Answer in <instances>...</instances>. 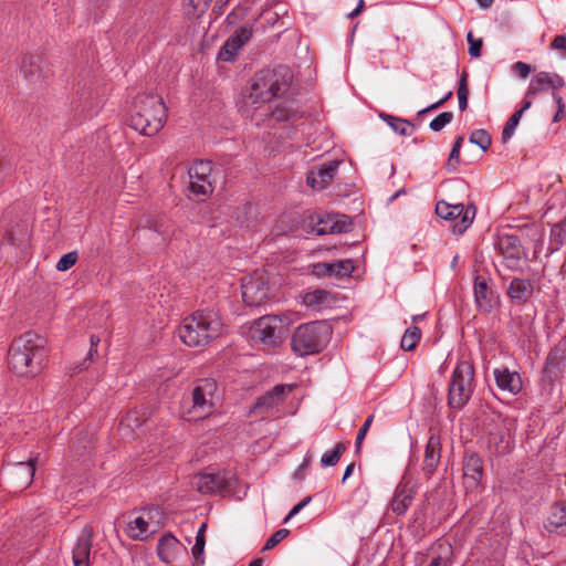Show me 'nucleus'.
Segmentation results:
<instances>
[{"mask_svg":"<svg viewBox=\"0 0 566 566\" xmlns=\"http://www.w3.org/2000/svg\"><path fill=\"white\" fill-rule=\"evenodd\" d=\"M46 340L34 332H25L14 338L8 352L9 368L19 377H34L44 368Z\"/></svg>","mask_w":566,"mask_h":566,"instance_id":"obj_1","label":"nucleus"},{"mask_svg":"<svg viewBox=\"0 0 566 566\" xmlns=\"http://www.w3.org/2000/svg\"><path fill=\"white\" fill-rule=\"evenodd\" d=\"M167 119V107L157 94H138L133 103L128 125L145 136H155Z\"/></svg>","mask_w":566,"mask_h":566,"instance_id":"obj_2","label":"nucleus"},{"mask_svg":"<svg viewBox=\"0 0 566 566\" xmlns=\"http://www.w3.org/2000/svg\"><path fill=\"white\" fill-rule=\"evenodd\" d=\"M222 326L221 317L213 310L196 311L182 319L178 336L189 347L205 346L221 335Z\"/></svg>","mask_w":566,"mask_h":566,"instance_id":"obj_3","label":"nucleus"},{"mask_svg":"<svg viewBox=\"0 0 566 566\" xmlns=\"http://www.w3.org/2000/svg\"><path fill=\"white\" fill-rule=\"evenodd\" d=\"M292 78L293 74L286 65L261 70L254 76L249 97L252 103L270 102L289 91Z\"/></svg>","mask_w":566,"mask_h":566,"instance_id":"obj_4","label":"nucleus"},{"mask_svg":"<svg viewBox=\"0 0 566 566\" xmlns=\"http://www.w3.org/2000/svg\"><path fill=\"white\" fill-rule=\"evenodd\" d=\"M332 334V326L325 321L301 324L292 334L291 348L300 357L318 354L327 346Z\"/></svg>","mask_w":566,"mask_h":566,"instance_id":"obj_5","label":"nucleus"},{"mask_svg":"<svg viewBox=\"0 0 566 566\" xmlns=\"http://www.w3.org/2000/svg\"><path fill=\"white\" fill-rule=\"evenodd\" d=\"M287 326L286 316L264 315L250 325L249 337L264 349L273 350L283 344Z\"/></svg>","mask_w":566,"mask_h":566,"instance_id":"obj_6","label":"nucleus"},{"mask_svg":"<svg viewBox=\"0 0 566 566\" xmlns=\"http://www.w3.org/2000/svg\"><path fill=\"white\" fill-rule=\"evenodd\" d=\"M474 391V367L468 360H461L452 371L448 386V407L463 409Z\"/></svg>","mask_w":566,"mask_h":566,"instance_id":"obj_7","label":"nucleus"},{"mask_svg":"<svg viewBox=\"0 0 566 566\" xmlns=\"http://www.w3.org/2000/svg\"><path fill=\"white\" fill-rule=\"evenodd\" d=\"M166 522V515L159 506H147L138 510L128 522L127 534L135 541H146L157 533Z\"/></svg>","mask_w":566,"mask_h":566,"instance_id":"obj_8","label":"nucleus"},{"mask_svg":"<svg viewBox=\"0 0 566 566\" xmlns=\"http://www.w3.org/2000/svg\"><path fill=\"white\" fill-rule=\"evenodd\" d=\"M219 399L220 395L216 379H199L191 392L189 413L192 415L195 420L203 419L213 413Z\"/></svg>","mask_w":566,"mask_h":566,"instance_id":"obj_9","label":"nucleus"},{"mask_svg":"<svg viewBox=\"0 0 566 566\" xmlns=\"http://www.w3.org/2000/svg\"><path fill=\"white\" fill-rule=\"evenodd\" d=\"M474 206H464L463 203L451 205L440 200L436 205V214L449 223L454 234H463L472 224L475 217Z\"/></svg>","mask_w":566,"mask_h":566,"instance_id":"obj_10","label":"nucleus"},{"mask_svg":"<svg viewBox=\"0 0 566 566\" xmlns=\"http://www.w3.org/2000/svg\"><path fill=\"white\" fill-rule=\"evenodd\" d=\"M241 294L245 305L261 306L270 295L269 275L263 270H255L241 279Z\"/></svg>","mask_w":566,"mask_h":566,"instance_id":"obj_11","label":"nucleus"},{"mask_svg":"<svg viewBox=\"0 0 566 566\" xmlns=\"http://www.w3.org/2000/svg\"><path fill=\"white\" fill-rule=\"evenodd\" d=\"M495 250L503 256V264L513 272H523L522 255L524 253L521 239L516 234L501 233L494 242Z\"/></svg>","mask_w":566,"mask_h":566,"instance_id":"obj_12","label":"nucleus"},{"mask_svg":"<svg viewBox=\"0 0 566 566\" xmlns=\"http://www.w3.org/2000/svg\"><path fill=\"white\" fill-rule=\"evenodd\" d=\"M212 163L197 160L188 168L189 192L192 197L208 196L213 191L211 180Z\"/></svg>","mask_w":566,"mask_h":566,"instance_id":"obj_13","label":"nucleus"},{"mask_svg":"<svg viewBox=\"0 0 566 566\" xmlns=\"http://www.w3.org/2000/svg\"><path fill=\"white\" fill-rule=\"evenodd\" d=\"M233 475L227 472L200 473L193 478V486L201 494L227 492L232 488Z\"/></svg>","mask_w":566,"mask_h":566,"instance_id":"obj_14","label":"nucleus"},{"mask_svg":"<svg viewBox=\"0 0 566 566\" xmlns=\"http://www.w3.org/2000/svg\"><path fill=\"white\" fill-rule=\"evenodd\" d=\"M253 35V23H244L239 27L224 42L218 53V60L232 63L237 53Z\"/></svg>","mask_w":566,"mask_h":566,"instance_id":"obj_15","label":"nucleus"},{"mask_svg":"<svg viewBox=\"0 0 566 566\" xmlns=\"http://www.w3.org/2000/svg\"><path fill=\"white\" fill-rule=\"evenodd\" d=\"M485 443L489 452L494 455H503L511 451L510 433L502 421L489 424Z\"/></svg>","mask_w":566,"mask_h":566,"instance_id":"obj_16","label":"nucleus"},{"mask_svg":"<svg viewBox=\"0 0 566 566\" xmlns=\"http://www.w3.org/2000/svg\"><path fill=\"white\" fill-rule=\"evenodd\" d=\"M352 222L344 214L339 213H325L318 214L313 222L312 230L317 235L328 233H343L350 229Z\"/></svg>","mask_w":566,"mask_h":566,"instance_id":"obj_17","label":"nucleus"},{"mask_svg":"<svg viewBox=\"0 0 566 566\" xmlns=\"http://www.w3.org/2000/svg\"><path fill=\"white\" fill-rule=\"evenodd\" d=\"M339 165L340 160L332 159L310 170L306 176L308 186L318 190L326 188L334 179Z\"/></svg>","mask_w":566,"mask_h":566,"instance_id":"obj_18","label":"nucleus"},{"mask_svg":"<svg viewBox=\"0 0 566 566\" xmlns=\"http://www.w3.org/2000/svg\"><path fill=\"white\" fill-rule=\"evenodd\" d=\"M93 528L85 525L72 551L74 566H91L90 556L93 542Z\"/></svg>","mask_w":566,"mask_h":566,"instance_id":"obj_19","label":"nucleus"},{"mask_svg":"<svg viewBox=\"0 0 566 566\" xmlns=\"http://www.w3.org/2000/svg\"><path fill=\"white\" fill-rule=\"evenodd\" d=\"M493 375L500 390L509 392L512 396H517L522 392L523 380L520 373L510 370L506 366H501L494 368Z\"/></svg>","mask_w":566,"mask_h":566,"instance_id":"obj_20","label":"nucleus"},{"mask_svg":"<svg viewBox=\"0 0 566 566\" xmlns=\"http://www.w3.org/2000/svg\"><path fill=\"white\" fill-rule=\"evenodd\" d=\"M564 85L565 82L558 74L544 71L538 72L530 82L526 91V97L535 96L542 92L548 91L549 88H560Z\"/></svg>","mask_w":566,"mask_h":566,"instance_id":"obj_21","label":"nucleus"},{"mask_svg":"<svg viewBox=\"0 0 566 566\" xmlns=\"http://www.w3.org/2000/svg\"><path fill=\"white\" fill-rule=\"evenodd\" d=\"M416 491L409 483L400 482L390 500L389 507L396 515H405L415 500Z\"/></svg>","mask_w":566,"mask_h":566,"instance_id":"obj_22","label":"nucleus"},{"mask_svg":"<svg viewBox=\"0 0 566 566\" xmlns=\"http://www.w3.org/2000/svg\"><path fill=\"white\" fill-rule=\"evenodd\" d=\"M483 476V461L476 453H465L463 478L468 488H476Z\"/></svg>","mask_w":566,"mask_h":566,"instance_id":"obj_23","label":"nucleus"},{"mask_svg":"<svg viewBox=\"0 0 566 566\" xmlns=\"http://www.w3.org/2000/svg\"><path fill=\"white\" fill-rule=\"evenodd\" d=\"M293 388V385H275L271 390L266 391L264 395L256 399L253 409H271L277 406L290 392H292Z\"/></svg>","mask_w":566,"mask_h":566,"instance_id":"obj_24","label":"nucleus"},{"mask_svg":"<svg viewBox=\"0 0 566 566\" xmlns=\"http://www.w3.org/2000/svg\"><path fill=\"white\" fill-rule=\"evenodd\" d=\"M441 458V441L440 438L436 434H431L427 441L424 449V458H423V471L426 476L430 479Z\"/></svg>","mask_w":566,"mask_h":566,"instance_id":"obj_25","label":"nucleus"},{"mask_svg":"<svg viewBox=\"0 0 566 566\" xmlns=\"http://www.w3.org/2000/svg\"><path fill=\"white\" fill-rule=\"evenodd\" d=\"M316 273L339 279L348 277L355 270L353 260L345 259L335 262H323L315 265Z\"/></svg>","mask_w":566,"mask_h":566,"instance_id":"obj_26","label":"nucleus"},{"mask_svg":"<svg viewBox=\"0 0 566 566\" xmlns=\"http://www.w3.org/2000/svg\"><path fill=\"white\" fill-rule=\"evenodd\" d=\"M566 244V218L552 224L548 245L546 248V258L559 251Z\"/></svg>","mask_w":566,"mask_h":566,"instance_id":"obj_27","label":"nucleus"},{"mask_svg":"<svg viewBox=\"0 0 566 566\" xmlns=\"http://www.w3.org/2000/svg\"><path fill=\"white\" fill-rule=\"evenodd\" d=\"M533 293V285L530 280L515 277L507 287V295L520 304H524Z\"/></svg>","mask_w":566,"mask_h":566,"instance_id":"obj_28","label":"nucleus"},{"mask_svg":"<svg viewBox=\"0 0 566 566\" xmlns=\"http://www.w3.org/2000/svg\"><path fill=\"white\" fill-rule=\"evenodd\" d=\"M474 300L480 311L490 312L492 308V291L488 282L482 276H476L474 281Z\"/></svg>","mask_w":566,"mask_h":566,"instance_id":"obj_29","label":"nucleus"},{"mask_svg":"<svg viewBox=\"0 0 566 566\" xmlns=\"http://www.w3.org/2000/svg\"><path fill=\"white\" fill-rule=\"evenodd\" d=\"M38 457L30 458L27 461L18 462L14 465V476L20 481L21 486H28L32 483L35 474Z\"/></svg>","mask_w":566,"mask_h":566,"instance_id":"obj_30","label":"nucleus"},{"mask_svg":"<svg viewBox=\"0 0 566 566\" xmlns=\"http://www.w3.org/2000/svg\"><path fill=\"white\" fill-rule=\"evenodd\" d=\"M303 303L305 306L314 311H322L323 308L331 306L332 296L331 293L325 290H315L304 294Z\"/></svg>","mask_w":566,"mask_h":566,"instance_id":"obj_31","label":"nucleus"},{"mask_svg":"<svg viewBox=\"0 0 566 566\" xmlns=\"http://www.w3.org/2000/svg\"><path fill=\"white\" fill-rule=\"evenodd\" d=\"M564 360L563 352L555 347L549 350L546 356L543 375L544 378L552 380L560 373V365Z\"/></svg>","mask_w":566,"mask_h":566,"instance_id":"obj_32","label":"nucleus"},{"mask_svg":"<svg viewBox=\"0 0 566 566\" xmlns=\"http://www.w3.org/2000/svg\"><path fill=\"white\" fill-rule=\"evenodd\" d=\"M563 526H566V505L556 502L551 506L545 527L547 531L553 532Z\"/></svg>","mask_w":566,"mask_h":566,"instance_id":"obj_33","label":"nucleus"},{"mask_svg":"<svg viewBox=\"0 0 566 566\" xmlns=\"http://www.w3.org/2000/svg\"><path fill=\"white\" fill-rule=\"evenodd\" d=\"M379 117L388 124V126L397 134L401 136H410L412 134L413 127L411 123L407 119L396 117L390 114L380 113Z\"/></svg>","mask_w":566,"mask_h":566,"instance_id":"obj_34","label":"nucleus"},{"mask_svg":"<svg viewBox=\"0 0 566 566\" xmlns=\"http://www.w3.org/2000/svg\"><path fill=\"white\" fill-rule=\"evenodd\" d=\"M178 544V539L171 533L163 535L157 544V554L159 558L164 562H167L174 551L177 548Z\"/></svg>","mask_w":566,"mask_h":566,"instance_id":"obj_35","label":"nucleus"},{"mask_svg":"<svg viewBox=\"0 0 566 566\" xmlns=\"http://www.w3.org/2000/svg\"><path fill=\"white\" fill-rule=\"evenodd\" d=\"M346 448V443L337 442L332 450H327L323 453L321 458V465L324 468L336 465Z\"/></svg>","mask_w":566,"mask_h":566,"instance_id":"obj_36","label":"nucleus"},{"mask_svg":"<svg viewBox=\"0 0 566 566\" xmlns=\"http://www.w3.org/2000/svg\"><path fill=\"white\" fill-rule=\"evenodd\" d=\"M421 338V331L417 326H411L406 329L400 346L403 350H413L419 344Z\"/></svg>","mask_w":566,"mask_h":566,"instance_id":"obj_37","label":"nucleus"},{"mask_svg":"<svg viewBox=\"0 0 566 566\" xmlns=\"http://www.w3.org/2000/svg\"><path fill=\"white\" fill-rule=\"evenodd\" d=\"M464 137L458 136L453 143L452 149L450 151L448 161H447V169L449 171H455L458 169V166L460 164V150L463 144Z\"/></svg>","mask_w":566,"mask_h":566,"instance_id":"obj_38","label":"nucleus"},{"mask_svg":"<svg viewBox=\"0 0 566 566\" xmlns=\"http://www.w3.org/2000/svg\"><path fill=\"white\" fill-rule=\"evenodd\" d=\"M469 142L486 150L492 143L491 135L485 129H474L469 137Z\"/></svg>","mask_w":566,"mask_h":566,"instance_id":"obj_39","label":"nucleus"},{"mask_svg":"<svg viewBox=\"0 0 566 566\" xmlns=\"http://www.w3.org/2000/svg\"><path fill=\"white\" fill-rule=\"evenodd\" d=\"M522 118L521 112H514L507 119L502 130L501 139L503 143H507L514 135L515 129Z\"/></svg>","mask_w":566,"mask_h":566,"instance_id":"obj_40","label":"nucleus"},{"mask_svg":"<svg viewBox=\"0 0 566 566\" xmlns=\"http://www.w3.org/2000/svg\"><path fill=\"white\" fill-rule=\"evenodd\" d=\"M452 119L453 114L451 112H443L430 122L429 127L433 132H440L448 124H450Z\"/></svg>","mask_w":566,"mask_h":566,"instance_id":"obj_41","label":"nucleus"},{"mask_svg":"<svg viewBox=\"0 0 566 566\" xmlns=\"http://www.w3.org/2000/svg\"><path fill=\"white\" fill-rule=\"evenodd\" d=\"M90 342H91V348L86 355V358L74 368V373H80L83 369H86L87 368L86 361L93 360V356L95 354H97V346L99 344V337L92 335L90 338Z\"/></svg>","mask_w":566,"mask_h":566,"instance_id":"obj_42","label":"nucleus"},{"mask_svg":"<svg viewBox=\"0 0 566 566\" xmlns=\"http://www.w3.org/2000/svg\"><path fill=\"white\" fill-rule=\"evenodd\" d=\"M77 261V253L75 251L65 253L56 263V270L64 272L71 269Z\"/></svg>","mask_w":566,"mask_h":566,"instance_id":"obj_43","label":"nucleus"},{"mask_svg":"<svg viewBox=\"0 0 566 566\" xmlns=\"http://www.w3.org/2000/svg\"><path fill=\"white\" fill-rule=\"evenodd\" d=\"M205 530H206V524H201V526L199 527L198 532H197V535H196V543L192 547V555L198 558L202 553H203V549H205Z\"/></svg>","mask_w":566,"mask_h":566,"instance_id":"obj_44","label":"nucleus"},{"mask_svg":"<svg viewBox=\"0 0 566 566\" xmlns=\"http://www.w3.org/2000/svg\"><path fill=\"white\" fill-rule=\"evenodd\" d=\"M467 41L469 44V54L471 57H480L481 55V48H482V39H475L472 34V32H469L467 35Z\"/></svg>","mask_w":566,"mask_h":566,"instance_id":"obj_45","label":"nucleus"},{"mask_svg":"<svg viewBox=\"0 0 566 566\" xmlns=\"http://www.w3.org/2000/svg\"><path fill=\"white\" fill-rule=\"evenodd\" d=\"M373 421H374V416L373 415L368 416L365 419V421H364L363 426L360 427V429L358 430V433L356 436V441H355V446H356V450L357 451L360 449L361 443H363L364 439L366 438V434H367V432H368Z\"/></svg>","mask_w":566,"mask_h":566,"instance_id":"obj_46","label":"nucleus"},{"mask_svg":"<svg viewBox=\"0 0 566 566\" xmlns=\"http://www.w3.org/2000/svg\"><path fill=\"white\" fill-rule=\"evenodd\" d=\"M289 530L281 528L273 533L265 542L263 549H271L289 535Z\"/></svg>","mask_w":566,"mask_h":566,"instance_id":"obj_47","label":"nucleus"},{"mask_svg":"<svg viewBox=\"0 0 566 566\" xmlns=\"http://www.w3.org/2000/svg\"><path fill=\"white\" fill-rule=\"evenodd\" d=\"M513 69H514V72L521 77V78H526L532 69L528 64H526L525 62H522V61H518L516 62L514 65H513Z\"/></svg>","mask_w":566,"mask_h":566,"instance_id":"obj_48","label":"nucleus"},{"mask_svg":"<svg viewBox=\"0 0 566 566\" xmlns=\"http://www.w3.org/2000/svg\"><path fill=\"white\" fill-rule=\"evenodd\" d=\"M458 97H468L469 96V88H468V74L465 72L462 73L460 80H459V86H458Z\"/></svg>","mask_w":566,"mask_h":566,"instance_id":"obj_49","label":"nucleus"},{"mask_svg":"<svg viewBox=\"0 0 566 566\" xmlns=\"http://www.w3.org/2000/svg\"><path fill=\"white\" fill-rule=\"evenodd\" d=\"M310 502H311V496H306L301 502H298L296 505H294L292 507V510L290 511V513L287 514V516L285 517L284 522H287L290 518H292L293 516L298 514L300 511L302 509H304Z\"/></svg>","mask_w":566,"mask_h":566,"instance_id":"obj_50","label":"nucleus"},{"mask_svg":"<svg viewBox=\"0 0 566 566\" xmlns=\"http://www.w3.org/2000/svg\"><path fill=\"white\" fill-rule=\"evenodd\" d=\"M212 0H189V4L195 9L196 13H203L210 6Z\"/></svg>","mask_w":566,"mask_h":566,"instance_id":"obj_51","label":"nucleus"},{"mask_svg":"<svg viewBox=\"0 0 566 566\" xmlns=\"http://www.w3.org/2000/svg\"><path fill=\"white\" fill-rule=\"evenodd\" d=\"M551 48L554 50L564 51L565 56H566V35L565 34L556 35L551 43Z\"/></svg>","mask_w":566,"mask_h":566,"instance_id":"obj_52","label":"nucleus"},{"mask_svg":"<svg viewBox=\"0 0 566 566\" xmlns=\"http://www.w3.org/2000/svg\"><path fill=\"white\" fill-rule=\"evenodd\" d=\"M429 566H450L448 557L436 556L431 559Z\"/></svg>","mask_w":566,"mask_h":566,"instance_id":"obj_53","label":"nucleus"},{"mask_svg":"<svg viewBox=\"0 0 566 566\" xmlns=\"http://www.w3.org/2000/svg\"><path fill=\"white\" fill-rule=\"evenodd\" d=\"M9 170H10V168L8 166V163L3 158L0 157V181L8 174Z\"/></svg>","mask_w":566,"mask_h":566,"instance_id":"obj_54","label":"nucleus"},{"mask_svg":"<svg viewBox=\"0 0 566 566\" xmlns=\"http://www.w3.org/2000/svg\"><path fill=\"white\" fill-rule=\"evenodd\" d=\"M553 98L556 102V104L558 105V114H562L564 112V108H565V104L563 102L562 96L554 92L553 93Z\"/></svg>","mask_w":566,"mask_h":566,"instance_id":"obj_55","label":"nucleus"},{"mask_svg":"<svg viewBox=\"0 0 566 566\" xmlns=\"http://www.w3.org/2000/svg\"><path fill=\"white\" fill-rule=\"evenodd\" d=\"M531 106H532V99H531V97H526V96H525V97H524V99L522 101V106H521V108H520V109H517L516 112H521V115H523V113H524L525 111H527L528 108H531Z\"/></svg>","mask_w":566,"mask_h":566,"instance_id":"obj_56","label":"nucleus"},{"mask_svg":"<svg viewBox=\"0 0 566 566\" xmlns=\"http://www.w3.org/2000/svg\"><path fill=\"white\" fill-rule=\"evenodd\" d=\"M363 6H364V0H359L357 7L352 12H349L347 14V17L349 19H354L355 17H357L360 13V11H361Z\"/></svg>","mask_w":566,"mask_h":566,"instance_id":"obj_57","label":"nucleus"},{"mask_svg":"<svg viewBox=\"0 0 566 566\" xmlns=\"http://www.w3.org/2000/svg\"><path fill=\"white\" fill-rule=\"evenodd\" d=\"M439 107H440V104H439V102L437 101V102H434L433 104H430L429 106L424 107L423 109H420V111L418 112V115L420 116V115H422V114H424V113H428V112L434 111V109H437V108H439Z\"/></svg>","mask_w":566,"mask_h":566,"instance_id":"obj_58","label":"nucleus"},{"mask_svg":"<svg viewBox=\"0 0 566 566\" xmlns=\"http://www.w3.org/2000/svg\"><path fill=\"white\" fill-rule=\"evenodd\" d=\"M354 468H355V464L354 463H350L346 467L345 471H344V475H343V479H342V482L344 483L352 474H353V471H354Z\"/></svg>","mask_w":566,"mask_h":566,"instance_id":"obj_59","label":"nucleus"},{"mask_svg":"<svg viewBox=\"0 0 566 566\" xmlns=\"http://www.w3.org/2000/svg\"><path fill=\"white\" fill-rule=\"evenodd\" d=\"M353 495L360 496V502L363 504H366L367 500L365 499V490H363L361 488H356L353 492Z\"/></svg>","mask_w":566,"mask_h":566,"instance_id":"obj_60","label":"nucleus"},{"mask_svg":"<svg viewBox=\"0 0 566 566\" xmlns=\"http://www.w3.org/2000/svg\"><path fill=\"white\" fill-rule=\"evenodd\" d=\"M481 9H489L494 0H475Z\"/></svg>","mask_w":566,"mask_h":566,"instance_id":"obj_61","label":"nucleus"},{"mask_svg":"<svg viewBox=\"0 0 566 566\" xmlns=\"http://www.w3.org/2000/svg\"><path fill=\"white\" fill-rule=\"evenodd\" d=\"M460 111H465L468 107V97H458Z\"/></svg>","mask_w":566,"mask_h":566,"instance_id":"obj_62","label":"nucleus"},{"mask_svg":"<svg viewBox=\"0 0 566 566\" xmlns=\"http://www.w3.org/2000/svg\"><path fill=\"white\" fill-rule=\"evenodd\" d=\"M453 93L452 91L447 92L438 102L440 106H442L447 101H449L452 97Z\"/></svg>","mask_w":566,"mask_h":566,"instance_id":"obj_63","label":"nucleus"},{"mask_svg":"<svg viewBox=\"0 0 566 566\" xmlns=\"http://www.w3.org/2000/svg\"><path fill=\"white\" fill-rule=\"evenodd\" d=\"M125 421H127L129 424L132 421L136 423V427H139L140 423L138 422L137 418L135 417V413H128L125 418Z\"/></svg>","mask_w":566,"mask_h":566,"instance_id":"obj_64","label":"nucleus"}]
</instances>
